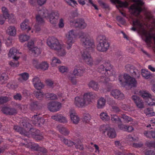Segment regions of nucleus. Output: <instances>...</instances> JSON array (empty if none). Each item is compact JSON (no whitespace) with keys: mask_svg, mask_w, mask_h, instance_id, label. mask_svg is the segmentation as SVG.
<instances>
[{"mask_svg":"<svg viewBox=\"0 0 155 155\" xmlns=\"http://www.w3.org/2000/svg\"><path fill=\"white\" fill-rule=\"evenodd\" d=\"M97 39L99 42L97 47V50L101 52L107 51L109 48L110 44L106 37L104 35H100L98 36Z\"/></svg>","mask_w":155,"mask_h":155,"instance_id":"obj_1","label":"nucleus"},{"mask_svg":"<svg viewBox=\"0 0 155 155\" xmlns=\"http://www.w3.org/2000/svg\"><path fill=\"white\" fill-rule=\"evenodd\" d=\"M17 53H19L18 51L14 48L10 49L9 51L8 54L9 56L12 57L14 60L9 62V64L12 67L15 68L19 65V62L18 60L19 59V57L16 55Z\"/></svg>","mask_w":155,"mask_h":155,"instance_id":"obj_2","label":"nucleus"},{"mask_svg":"<svg viewBox=\"0 0 155 155\" xmlns=\"http://www.w3.org/2000/svg\"><path fill=\"white\" fill-rule=\"evenodd\" d=\"M100 130L103 134L106 132L107 135L110 138H114L116 136V133L114 129L108 126L102 125L101 126Z\"/></svg>","mask_w":155,"mask_h":155,"instance_id":"obj_3","label":"nucleus"},{"mask_svg":"<svg viewBox=\"0 0 155 155\" xmlns=\"http://www.w3.org/2000/svg\"><path fill=\"white\" fill-rule=\"evenodd\" d=\"M81 36V43L82 45L87 48H93L94 47V43L93 40L90 39L86 35L82 37Z\"/></svg>","mask_w":155,"mask_h":155,"instance_id":"obj_4","label":"nucleus"},{"mask_svg":"<svg viewBox=\"0 0 155 155\" xmlns=\"http://www.w3.org/2000/svg\"><path fill=\"white\" fill-rule=\"evenodd\" d=\"M124 78L126 83L130 88L137 86V82L135 78L131 77L127 74H124Z\"/></svg>","mask_w":155,"mask_h":155,"instance_id":"obj_5","label":"nucleus"},{"mask_svg":"<svg viewBox=\"0 0 155 155\" xmlns=\"http://www.w3.org/2000/svg\"><path fill=\"white\" fill-rule=\"evenodd\" d=\"M81 54L82 58L87 64L90 65L93 64V59L87 49L82 51Z\"/></svg>","mask_w":155,"mask_h":155,"instance_id":"obj_6","label":"nucleus"},{"mask_svg":"<svg viewBox=\"0 0 155 155\" xmlns=\"http://www.w3.org/2000/svg\"><path fill=\"white\" fill-rule=\"evenodd\" d=\"M29 136L30 134L34 139L36 140H41L43 138V136L41 135L39 130L33 128H30L28 132Z\"/></svg>","mask_w":155,"mask_h":155,"instance_id":"obj_7","label":"nucleus"},{"mask_svg":"<svg viewBox=\"0 0 155 155\" xmlns=\"http://www.w3.org/2000/svg\"><path fill=\"white\" fill-rule=\"evenodd\" d=\"M61 107V104L58 102H50L48 104V107L49 110L52 112L59 110Z\"/></svg>","mask_w":155,"mask_h":155,"instance_id":"obj_8","label":"nucleus"},{"mask_svg":"<svg viewBox=\"0 0 155 155\" xmlns=\"http://www.w3.org/2000/svg\"><path fill=\"white\" fill-rule=\"evenodd\" d=\"M75 36V34L74 30H71L68 32V34L66 36L67 38V43L68 46L67 47V49H69L71 48L72 44L74 42L73 38Z\"/></svg>","mask_w":155,"mask_h":155,"instance_id":"obj_9","label":"nucleus"},{"mask_svg":"<svg viewBox=\"0 0 155 155\" xmlns=\"http://www.w3.org/2000/svg\"><path fill=\"white\" fill-rule=\"evenodd\" d=\"M59 14L58 11L53 10L49 13V18L50 22L52 24H56L59 18Z\"/></svg>","mask_w":155,"mask_h":155,"instance_id":"obj_10","label":"nucleus"},{"mask_svg":"<svg viewBox=\"0 0 155 155\" xmlns=\"http://www.w3.org/2000/svg\"><path fill=\"white\" fill-rule=\"evenodd\" d=\"M47 43L51 49L54 50L57 49L58 46L60 45L58 40L54 37L51 38L49 40L47 41Z\"/></svg>","mask_w":155,"mask_h":155,"instance_id":"obj_11","label":"nucleus"},{"mask_svg":"<svg viewBox=\"0 0 155 155\" xmlns=\"http://www.w3.org/2000/svg\"><path fill=\"white\" fill-rule=\"evenodd\" d=\"M74 26L76 28H79L83 29L87 26V24L85 23L84 20L82 18L77 19L76 21H74Z\"/></svg>","mask_w":155,"mask_h":155,"instance_id":"obj_12","label":"nucleus"},{"mask_svg":"<svg viewBox=\"0 0 155 155\" xmlns=\"http://www.w3.org/2000/svg\"><path fill=\"white\" fill-rule=\"evenodd\" d=\"M74 104L78 107H82L87 105L86 101L84 98L80 97H78L75 98Z\"/></svg>","mask_w":155,"mask_h":155,"instance_id":"obj_13","label":"nucleus"},{"mask_svg":"<svg viewBox=\"0 0 155 155\" xmlns=\"http://www.w3.org/2000/svg\"><path fill=\"white\" fill-rule=\"evenodd\" d=\"M132 98L138 108L142 109L144 107L143 102L140 98L137 96L133 95Z\"/></svg>","mask_w":155,"mask_h":155,"instance_id":"obj_14","label":"nucleus"},{"mask_svg":"<svg viewBox=\"0 0 155 155\" xmlns=\"http://www.w3.org/2000/svg\"><path fill=\"white\" fill-rule=\"evenodd\" d=\"M96 97V95L92 92L85 93L83 96V98L86 101L87 104L88 105L91 103L92 99Z\"/></svg>","mask_w":155,"mask_h":155,"instance_id":"obj_15","label":"nucleus"},{"mask_svg":"<svg viewBox=\"0 0 155 155\" xmlns=\"http://www.w3.org/2000/svg\"><path fill=\"white\" fill-rule=\"evenodd\" d=\"M110 94L114 98L119 100L123 99L124 97V94L117 89L112 90L111 91Z\"/></svg>","mask_w":155,"mask_h":155,"instance_id":"obj_16","label":"nucleus"},{"mask_svg":"<svg viewBox=\"0 0 155 155\" xmlns=\"http://www.w3.org/2000/svg\"><path fill=\"white\" fill-rule=\"evenodd\" d=\"M130 9L132 10L133 14L136 16L139 15L142 11V8L135 4L131 5Z\"/></svg>","mask_w":155,"mask_h":155,"instance_id":"obj_17","label":"nucleus"},{"mask_svg":"<svg viewBox=\"0 0 155 155\" xmlns=\"http://www.w3.org/2000/svg\"><path fill=\"white\" fill-rule=\"evenodd\" d=\"M32 81L35 87L38 90H40L44 87L43 85L38 77H35L34 78Z\"/></svg>","mask_w":155,"mask_h":155,"instance_id":"obj_18","label":"nucleus"},{"mask_svg":"<svg viewBox=\"0 0 155 155\" xmlns=\"http://www.w3.org/2000/svg\"><path fill=\"white\" fill-rule=\"evenodd\" d=\"M143 35L146 38L145 39H144V41L146 43H148L150 42L151 39L153 38L154 41V43L155 44V36H154V34H151L150 33L144 32L143 33Z\"/></svg>","mask_w":155,"mask_h":155,"instance_id":"obj_19","label":"nucleus"},{"mask_svg":"<svg viewBox=\"0 0 155 155\" xmlns=\"http://www.w3.org/2000/svg\"><path fill=\"white\" fill-rule=\"evenodd\" d=\"M51 118L52 119L58 121L61 123H66L67 122V120L66 117L61 114L52 116Z\"/></svg>","mask_w":155,"mask_h":155,"instance_id":"obj_20","label":"nucleus"},{"mask_svg":"<svg viewBox=\"0 0 155 155\" xmlns=\"http://www.w3.org/2000/svg\"><path fill=\"white\" fill-rule=\"evenodd\" d=\"M29 20L25 19L20 25L21 28L23 30H26L27 32L31 30V28L29 26Z\"/></svg>","mask_w":155,"mask_h":155,"instance_id":"obj_21","label":"nucleus"},{"mask_svg":"<svg viewBox=\"0 0 155 155\" xmlns=\"http://www.w3.org/2000/svg\"><path fill=\"white\" fill-rule=\"evenodd\" d=\"M40 108L41 106L40 104L38 101L32 102L29 105V109L32 111L39 110L40 109Z\"/></svg>","mask_w":155,"mask_h":155,"instance_id":"obj_22","label":"nucleus"},{"mask_svg":"<svg viewBox=\"0 0 155 155\" xmlns=\"http://www.w3.org/2000/svg\"><path fill=\"white\" fill-rule=\"evenodd\" d=\"M13 129L15 131L25 136H28L29 135L28 133L22 127L16 125L14 126Z\"/></svg>","mask_w":155,"mask_h":155,"instance_id":"obj_23","label":"nucleus"},{"mask_svg":"<svg viewBox=\"0 0 155 155\" xmlns=\"http://www.w3.org/2000/svg\"><path fill=\"white\" fill-rule=\"evenodd\" d=\"M70 116L71 121L73 124H77L79 123L80 118L75 113H70Z\"/></svg>","mask_w":155,"mask_h":155,"instance_id":"obj_24","label":"nucleus"},{"mask_svg":"<svg viewBox=\"0 0 155 155\" xmlns=\"http://www.w3.org/2000/svg\"><path fill=\"white\" fill-rule=\"evenodd\" d=\"M7 34L12 36H15L16 34V29L14 26H10L7 30Z\"/></svg>","mask_w":155,"mask_h":155,"instance_id":"obj_25","label":"nucleus"},{"mask_svg":"<svg viewBox=\"0 0 155 155\" xmlns=\"http://www.w3.org/2000/svg\"><path fill=\"white\" fill-rule=\"evenodd\" d=\"M57 49H55L54 50L57 51V54L59 56H64L66 54L65 50L62 48L61 45L58 46Z\"/></svg>","mask_w":155,"mask_h":155,"instance_id":"obj_26","label":"nucleus"},{"mask_svg":"<svg viewBox=\"0 0 155 155\" xmlns=\"http://www.w3.org/2000/svg\"><path fill=\"white\" fill-rule=\"evenodd\" d=\"M57 128L60 132L65 136H67L69 134V131L62 125H58L57 127Z\"/></svg>","mask_w":155,"mask_h":155,"instance_id":"obj_27","label":"nucleus"},{"mask_svg":"<svg viewBox=\"0 0 155 155\" xmlns=\"http://www.w3.org/2000/svg\"><path fill=\"white\" fill-rule=\"evenodd\" d=\"M85 70L83 68L75 69L73 71V74L75 76H81L84 73Z\"/></svg>","mask_w":155,"mask_h":155,"instance_id":"obj_28","label":"nucleus"},{"mask_svg":"<svg viewBox=\"0 0 155 155\" xmlns=\"http://www.w3.org/2000/svg\"><path fill=\"white\" fill-rule=\"evenodd\" d=\"M29 50L31 52L32 54L35 57L38 56L41 52V50L36 47L31 48L29 49Z\"/></svg>","mask_w":155,"mask_h":155,"instance_id":"obj_29","label":"nucleus"},{"mask_svg":"<svg viewBox=\"0 0 155 155\" xmlns=\"http://www.w3.org/2000/svg\"><path fill=\"white\" fill-rule=\"evenodd\" d=\"M20 77L18 80L20 82H22L24 81H27L29 78V74L26 72H24L18 74Z\"/></svg>","mask_w":155,"mask_h":155,"instance_id":"obj_30","label":"nucleus"},{"mask_svg":"<svg viewBox=\"0 0 155 155\" xmlns=\"http://www.w3.org/2000/svg\"><path fill=\"white\" fill-rule=\"evenodd\" d=\"M106 100L103 97H101L97 101V107L98 108H102L105 105Z\"/></svg>","mask_w":155,"mask_h":155,"instance_id":"obj_31","label":"nucleus"},{"mask_svg":"<svg viewBox=\"0 0 155 155\" xmlns=\"http://www.w3.org/2000/svg\"><path fill=\"white\" fill-rule=\"evenodd\" d=\"M60 140L64 143L68 147H71L73 145H75L76 143L71 141V140H68L67 139H65L64 137H61Z\"/></svg>","mask_w":155,"mask_h":155,"instance_id":"obj_32","label":"nucleus"},{"mask_svg":"<svg viewBox=\"0 0 155 155\" xmlns=\"http://www.w3.org/2000/svg\"><path fill=\"white\" fill-rule=\"evenodd\" d=\"M144 113L148 117H151L155 115V112L151 108H147L144 110Z\"/></svg>","mask_w":155,"mask_h":155,"instance_id":"obj_33","label":"nucleus"},{"mask_svg":"<svg viewBox=\"0 0 155 155\" xmlns=\"http://www.w3.org/2000/svg\"><path fill=\"white\" fill-rule=\"evenodd\" d=\"M131 72L130 74L132 77L136 78H139L140 76V71L135 68L133 70H131Z\"/></svg>","mask_w":155,"mask_h":155,"instance_id":"obj_34","label":"nucleus"},{"mask_svg":"<svg viewBox=\"0 0 155 155\" xmlns=\"http://www.w3.org/2000/svg\"><path fill=\"white\" fill-rule=\"evenodd\" d=\"M112 104L111 105L112 110L115 113H117L121 111V110L120 108L115 105L116 103L115 101L112 100Z\"/></svg>","mask_w":155,"mask_h":155,"instance_id":"obj_35","label":"nucleus"},{"mask_svg":"<svg viewBox=\"0 0 155 155\" xmlns=\"http://www.w3.org/2000/svg\"><path fill=\"white\" fill-rule=\"evenodd\" d=\"M2 15L5 18H7L9 16L10 14L8 9L6 7L3 6L2 8Z\"/></svg>","mask_w":155,"mask_h":155,"instance_id":"obj_36","label":"nucleus"},{"mask_svg":"<svg viewBox=\"0 0 155 155\" xmlns=\"http://www.w3.org/2000/svg\"><path fill=\"white\" fill-rule=\"evenodd\" d=\"M35 96L38 100H41L43 98L44 94L40 91H34V93Z\"/></svg>","mask_w":155,"mask_h":155,"instance_id":"obj_37","label":"nucleus"},{"mask_svg":"<svg viewBox=\"0 0 155 155\" xmlns=\"http://www.w3.org/2000/svg\"><path fill=\"white\" fill-rule=\"evenodd\" d=\"M37 68H40L43 70H47L48 67V64L46 62H42L37 66Z\"/></svg>","mask_w":155,"mask_h":155,"instance_id":"obj_38","label":"nucleus"},{"mask_svg":"<svg viewBox=\"0 0 155 155\" xmlns=\"http://www.w3.org/2000/svg\"><path fill=\"white\" fill-rule=\"evenodd\" d=\"M89 87L92 88L95 90H97L98 89V83L93 81H91L89 84Z\"/></svg>","mask_w":155,"mask_h":155,"instance_id":"obj_39","label":"nucleus"},{"mask_svg":"<svg viewBox=\"0 0 155 155\" xmlns=\"http://www.w3.org/2000/svg\"><path fill=\"white\" fill-rule=\"evenodd\" d=\"M117 2L119 5V6L120 8L125 7L127 8L128 7L129 4L127 2H123L119 0H114Z\"/></svg>","mask_w":155,"mask_h":155,"instance_id":"obj_40","label":"nucleus"},{"mask_svg":"<svg viewBox=\"0 0 155 155\" xmlns=\"http://www.w3.org/2000/svg\"><path fill=\"white\" fill-rule=\"evenodd\" d=\"M141 73L142 76L146 79L149 78L151 76L150 72L145 69H142Z\"/></svg>","mask_w":155,"mask_h":155,"instance_id":"obj_41","label":"nucleus"},{"mask_svg":"<svg viewBox=\"0 0 155 155\" xmlns=\"http://www.w3.org/2000/svg\"><path fill=\"white\" fill-rule=\"evenodd\" d=\"M100 117V118L104 121H108L110 120V117L107 114L104 112L101 113Z\"/></svg>","mask_w":155,"mask_h":155,"instance_id":"obj_42","label":"nucleus"},{"mask_svg":"<svg viewBox=\"0 0 155 155\" xmlns=\"http://www.w3.org/2000/svg\"><path fill=\"white\" fill-rule=\"evenodd\" d=\"M121 118L123 119L125 123H128L133 120L132 118L125 114H121Z\"/></svg>","mask_w":155,"mask_h":155,"instance_id":"obj_43","label":"nucleus"},{"mask_svg":"<svg viewBox=\"0 0 155 155\" xmlns=\"http://www.w3.org/2000/svg\"><path fill=\"white\" fill-rule=\"evenodd\" d=\"M11 100V98L7 96L0 97V104H3Z\"/></svg>","mask_w":155,"mask_h":155,"instance_id":"obj_44","label":"nucleus"},{"mask_svg":"<svg viewBox=\"0 0 155 155\" xmlns=\"http://www.w3.org/2000/svg\"><path fill=\"white\" fill-rule=\"evenodd\" d=\"M29 36L26 35H21L19 37V39L21 42H23L27 41L29 38Z\"/></svg>","mask_w":155,"mask_h":155,"instance_id":"obj_45","label":"nucleus"},{"mask_svg":"<svg viewBox=\"0 0 155 155\" xmlns=\"http://www.w3.org/2000/svg\"><path fill=\"white\" fill-rule=\"evenodd\" d=\"M106 72H107L108 74V72H110L112 69V66L110 63L107 62L104 64Z\"/></svg>","mask_w":155,"mask_h":155,"instance_id":"obj_46","label":"nucleus"},{"mask_svg":"<svg viewBox=\"0 0 155 155\" xmlns=\"http://www.w3.org/2000/svg\"><path fill=\"white\" fill-rule=\"evenodd\" d=\"M111 119L112 121L114 122L117 121L122 123V121L121 119L116 114L111 115Z\"/></svg>","mask_w":155,"mask_h":155,"instance_id":"obj_47","label":"nucleus"},{"mask_svg":"<svg viewBox=\"0 0 155 155\" xmlns=\"http://www.w3.org/2000/svg\"><path fill=\"white\" fill-rule=\"evenodd\" d=\"M135 68L134 66L130 64H127L125 66V69L126 71L130 73L131 72V70H133Z\"/></svg>","mask_w":155,"mask_h":155,"instance_id":"obj_48","label":"nucleus"},{"mask_svg":"<svg viewBox=\"0 0 155 155\" xmlns=\"http://www.w3.org/2000/svg\"><path fill=\"white\" fill-rule=\"evenodd\" d=\"M18 113L16 109L15 108L10 107L9 110L8 111V115H14Z\"/></svg>","mask_w":155,"mask_h":155,"instance_id":"obj_49","label":"nucleus"},{"mask_svg":"<svg viewBox=\"0 0 155 155\" xmlns=\"http://www.w3.org/2000/svg\"><path fill=\"white\" fill-rule=\"evenodd\" d=\"M29 146L31 149L35 150L37 151L39 146L37 144L30 143H29Z\"/></svg>","mask_w":155,"mask_h":155,"instance_id":"obj_50","label":"nucleus"},{"mask_svg":"<svg viewBox=\"0 0 155 155\" xmlns=\"http://www.w3.org/2000/svg\"><path fill=\"white\" fill-rule=\"evenodd\" d=\"M91 118V117L90 114H86L84 115L83 120L86 123H88L90 122Z\"/></svg>","mask_w":155,"mask_h":155,"instance_id":"obj_51","label":"nucleus"},{"mask_svg":"<svg viewBox=\"0 0 155 155\" xmlns=\"http://www.w3.org/2000/svg\"><path fill=\"white\" fill-rule=\"evenodd\" d=\"M133 25L134 26H136L140 28H142V24L140 21L137 20L133 21Z\"/></svg>","mask_w":155,"mask_h":155,"instance_id":"obj_52","label":"nucleus"},{"mask_svg":"<svg viewBox=\"0 0 155 155\" xmlns=\"http://www.w3.org/2000/svg\"><path fill=\"white\" fill-rule=\"evenodd\" d=\"M141 96L143 98L147 99L149 98L150 100H152L151 99L152 97L151 94L147 92H144L141 94Z\"/></svg>","mask_w":155,"mask_h":155,"instance_id":"obj_53","label":"nucleus"},{"mask_svg":"<svg viewBox=\"0 0 155 155\" xmlns=\"http://www.w3.org/2000/svg\"><path fill=\"white\" fill-rule=\"evenodd\" d=\"M61 63V61L59 59L55 57H54L52 60L51 64L53 66H54L57 64H59Z\"/></svg>","mask_w":155,"mask_h":155,"instance_id":"obj_54","label":"nucleus"},{"mask_svg":"<svg viewBox=\"0 0 155 155\" xmlns=\"http://www.w3.org/2000/svg\"><path fill=\"white\" fill-rule=\"evenodd\" d=\"M10 107L6 106L2 108L1 111L4 114L8 115V111L9 110Z\"/></svg>","mask_w":155,"mask_h":155,"instance_id":"obj_55","label":"nucleus"},{"mask_svg":"<svg viewBox=\"0 0 155 155\" xmlns=\"http://www.w3.org/2000/svg\"><path fill=\"white\" fill-rule=\"evenodd\" d=\"M127 126L126 125L123 124L122 123L118 125V127L121 130L125 131L126 129Z\"/></svg>","mask_w":155,"mask_h":155,"instance_id":"obj_56","label":"nucleus"},{"mask_svg":"<svg viewBox=\"0 0 155 155\" xmlns=\"http://www.w3.org/2000/svg\"><path fill=\"white\" fill-rule=\"evenodd\" d=\"M59 71L62 73L67 72L68 71V68L64 66H61L59 68Z\"/></svg>","mask_w":155,"mask_h":155,"instance_id":"obj_57","label":"nucleus"},{"mask_svg":"<svg viewBox=\"0 0 155 155\" xmlns=\"http://www.w3.org/2000/svg\"><path fill=\"white\" fill-rule=\"evenodd\" d=\"M37 121V124H38L39 126H41L42 125L44 124L45 122V120L42 117H39V120Z\"/></svg>","mask_w":155,"mask_h":155,"instance_id":"obj_58","label":"nucleus"},{"mask_svg":"<svg viewBox=\"0 0 155 155\" xmlns=\"http://www.w3.org/2000/svg\"><path fill=\"white\" fill-rule=\"evenodd\" d=\"M15 100L20 101L21 100L22 97L20 93H17L13 96Z\"/></svg>","mask_w":155,"mask_h":155,"instance_id":"obj_59","label":"nucleus"},{"mask_svg":"<svg viewBox=\"0 0 155 155\" xmlns=\"http://www.w3.org/2000/svg\"><path fill=\"white\" fill-rule=\"evenodd\" d=\"M39 117H38L37 115H34L32 118V120L33 121V124H37V120H39Z\"/></svg>","mask_w":155,"mask_h":155,"instance_id":"obj_60","label":"nucleus"},{"mask_svg":"<svg viewBox=\"0 0 155 155\" xmlns=\"http://www.w3.org/2000/svg\"><path fill=\"white\" fill-rule=\"evenodd\" d=\"M37 151L42 152L43 153H46L47 152V150L46 148L44 147H40L39 146Z\"/></svg>","mask_w":155,"mask_h":155,"instance_id":"obj_61","label":"nucleus"},{"mask_svg":"<svg viewBox=\"0 0 155 155\" xmlns=\"http://www.w3.org/2000/svg\"><path fill=\"white\" fill-rule=\"evenodd\" d=\"M143 134L147 137L151 138V131H144Z\"/></svg>","mask_w":155,"mask_h":155,"instance_id":"obj_62","label":"nucleus"},{"mask_svg":"<svg viewBox=\"0 0 155 155\" xmlns=\"http://www.w3.org/2000/svg\"><path fill=\"white\" fill-rule=\"evenodd\" d=\"M117 19L118 21L121 22L122 24H124L125 23V19L120 16H117Z\"/></svg>","mask_w":155,"mask_h":155,"instance_id":"obj_63","label":"nucleus"},{"mask_svg":"<svg viewBox=\"0 0 155 155\" xmlns=\"http://www.w3.org/2000/svg\"><path fill=\"white\" fill-rule=\"evenodd\" d=\"M145 154L146 155H155V152L152 150H147L145 153Z\"/></svg>","mask_w":155,"mask_h":155,"instance_id":"obj_64","label":"nucleus"}]
</instances>
